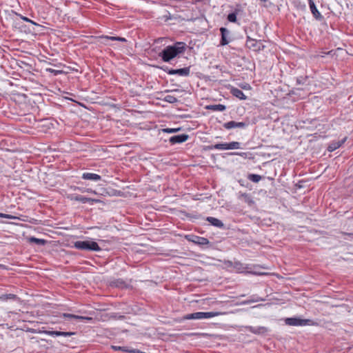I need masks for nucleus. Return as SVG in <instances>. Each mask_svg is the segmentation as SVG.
<instances>
[{
    "mask_svg": "<svg viewBox=\"0 0 353 353\" xmlns=\"http://www.w3.org/2000/svg\"><path fill=\"white\" fill-rule=\"evenodd\" d=\"M185 51V43L177 42L173 46L165 47L162 52L159 53V57L164 62H169L178 55L183 54Z\"/></svg>",
    "mask_w": 353,
    "mask_h": 353,
    "instance_id": "1",
    "label": "nucleus"
},
{
    "mask_svg": "<svg viewBox=\"0 0 353 353\" xmlns=\"http://www.w3.org/2000/svg\"><path fill=\"white\" fill-rule=\"evenodd\" d=\"M74 248L79 250L99 251V245L93 241H78L74 243Z\"/></svg>",
    "mask_w": 353,
    "mask_h": 353,
    "instance_id": "2",
    "label": "nucleus"
},
{
    "mask_svg": "<svg viewBox=\"0 0 353 353\" xmlns=\"http://www.w3.org/2000/svg\"><path fill=\"white\" fill-rule=\"evenodd\" d=\"M223 314L222 312H198L192 314H187L184 319H210L214 316H217L219 315Z\"/></svg>",
    "mask_w": 353,
    "mask_h": 353,
    "instance_id": "3",
    "label": "nucleus"
},
{
    "mask_svg": "<svg viewBox=\"0 0 353 353\" xmlns=\"http://www.w3.org/2000/svg\"><path fill=\"white\" fill-rule=\"evenodd\" d=\"M317 323L310 319H303L299 317L288 318V325L294 326L315 325Z\"/></svg>",
    "mask_w": 353,
    "mask_h": 353,
    "instance_id": "4",
    "label": "nucleus"
},
{
    "mask_svg": "<svg viewBox=\"0 0 353 353\" xmlns=\"http://www.w3.org/2000/svg\"><path fill=\"white\" fill-rule=\"evenodd\" d=\"M67 198L71 201H80L83 203H85L87 202H98L99 201V200H97V199L87 198L85 196L75 195V194H68Z\"/></svg>",
    "mask_w": 353,
    "mask_h": 353,
    "instance_id": "5",
    "label": "nucleus"
},
{
    "mask_svg": "<svg viewBox=\"0 0 353 353\" xmlns=\"http://www.w3.org/2000/svg\"><path fill=\"white\" fill-rule=\"evenodd\" d=\"M169 74H178L180 76H188L190 74V68H183L181 69H170V70H165Z\"/></svg>",
    "mask_w": 353,
    "mask_h": 353,
    "instance_id": "6",
    "label": "nucleus"
},
{
    "mask_svg": "<svg viewBox=\"0 0 353 353\" xmlns=\"http://www.w3.org/2000/svg\"><path fill=\"white\" fill-rule=\"evenodd\" d=\"M247 125L248 123L246 122H237L234 121H231L224 123V127L228 130H230L234 128H243L245 127Z\"/></svg>",
    "mask_w": 353,
    "mask_h": 353,
    "instance_id": "7",
    "label": "nucleus"
},
{
    "mask_svg": "<svg viewBox=\"0 0 353 353\" xmlns=\"http://www.w3.org/2000/svg\"><path fill=\"white\" fill-rule=\"evenodd\" d=\"M347 140V137H344L340 140L332 141L327 147L329 152H333L342 145Z\"/></svg>",
    "mask_w": 353,
    "mask_h": 353,
    "instance_id": "8",
    "label": "nucleus"
},
{
    "mask_svg": "<svg viewBox=\"0 0 353 353\" xmlns=\"http://www.w3.org/2000/svg\"><path fill=\"white\" fill-rule=\"evenodd\" d=\"M188 239L196 244L199 245H208L209 243V241L204 237H201L198 236H192L190 237H188Z\"/></svg>",
    "mask_w": 353,
    "mask_h": 353,
    "instance_id": "9",
    "label": "nucleus"
},
{
    "mask_svg": "<svg viewBox=\"0 0 353 353\" xmlns=\"http://www.w3.org/2000/svg\"><path fill=\"white\" fill-rule=\"evenodd\" d=\"M309 6H310L311 12L315 19H321L323 18L322 15L317 10L313 0H309Z\"/></svg>",
    "mask_w": 353,
    "mask_h": 353,
    "instance_id": "10",
    "label": "nucleus"
},
{
    "mask_svg": "<svg viewBox=\"0 0 353 353\" xmlns=\"http://www.w3.org/2000/svg\"><path fill=\"white\" fill-rule=\"evenodd\" d=\"M44 333L52 336H70L74 334L72 332H59V331H44Z\"/></svg>",
    "mask_w": 353,
    "mask_h": 353,
    "instance_id": "11",
    "label": "nucleus"
},
{
    "mask_svg": "<svg viewBox=\"0 0 353 353\" xmlns=\"http://www.w3.org/2000/svg\"><path fill=\"white\" fill-rule=\"evenodd\" d=\"M188 139V136L187 134H182L180 135H176V136L172 137L170 139V141L171 143L175 144V143H183V142L185 141Z\"/></svg>",
    "mask_w": 353,
    "mask_h": 353,
    "instance_id": "12",
    "label": "nucleus"
},
{
    "mask_svg": "<svg viewBox=\"0 0 353 353\" xmlns=\"http://www.w3.org/2000/svg\"><path fill=\"white\" fill-rule=\"evenodd\" d=\"M82 179L85 180H90L93 181H98L101 180V177L100 175L94 173L85 172L82 174Z\"/></svg>",
    "mask_w": 353,
    "mask_h": 353,
    "instance_id": "13",
    "label": "nucleus"
},
{
    "mask_svg": "<svg viewBox=\"0 0 353 353\" xmlns=\"http://www.w3.org/2000/svg\"><path fill=\"white\" fill-rule=\"evenodd\" d=\"M231 94L234 96L235 97L241 99V100H245L247 99L246 96L244 94V93L239 89L236 88L232 87L230 89Z\"/></svg>",
    "mask_w": 353,
    "mask_h": 353,
    "instance_id": "14",
    "label": "nucleus"
},
{
    "mask_svg": "<svg viewBox=\"0 0 353 353\" xmlns=\"http://www.w3.org/2000/svg\"><path fill=\"white\" fill-rule=\"evenodd\" d=\"M100 39L103 40L101 41V43H103L104 44H108L107 41L108 40L119 41H122V42L126 41V39L125 38L120 37L101 36V37H100Z\"/></svg>",
    "mask_w": 353,
    "mask_h": 353,
    "instance_id": "15",
    "label": "nucleus"
},
{
    "mask_svg": "<svg viewBox=\"0 0 353 353\" xmlns=\"http://www.w3.org/2000/svg\"><path fill=\"white\" fill-rule=\"evenodd\" d=\"M246 45L250 49H253L254 50H260L261 44V43L256 41L254 39H248Z\"/></svg>",
    "mask_w": 353,
    "mask_h": 353,
    "instance_id": "16",
    "label": "nucleus"
},
{
    "mask_svg": "<svg viewBox=\"0 0 353 353\" xmlns=\"http://www.w3.org/2000/svg\"><path fill=\"white\" fill-rule=\"evenodd\" d=\"M206 109L212 111L223 112L226 109V107L222 104L209 105L206 106Z\"/></svg>",
    "mask_w": 353,
    "mask_h": 353,
    "instance_id": "17",
    "label": "nucleus"
},
{
    "mask_svg": "<svg viewBox=\"0 0 353 353\" xmlns=\"http://www.w3.org/2000/svg\"><path fill=\"white\" fill-rule=\"evenodd\" d=\"M207 221L214 226L218 228L223 227V223H222V221L216 218L209 216L207 218Z\"/></svg>",
    "mask_w": 353,
    "mask_h": 353,
    "instance_id": "18",
    "label": "nucleus"
},
{
    "mask_svg": "<svg viewBox=\"0 0 353 353\" xmlns=\"http://www.w3.org/2000/svg\"><path fill=\"white\" fill-rule=\"evenodd\" d=\"M220 31L221 32V46H225L228 43V41L226 39V34L228 33V30L225 28H221L220 29Z\"/></svg>",
    "mask_w": 353,
    "mask_h": 353,
    "instance_id": "19",
    "label": "nucleus"
},
{
    "mask_svg": "<svg viewBox=\"0 0 353 353\" xmlns=\"http://www.w3.org/2000/svg\"><path fill=\"white\" fill-rule=\"evenodd\" d=\"M29 241L30 243H37L38 245H44L46 243V240L44 239H37V238H35V237H30L29 239Z\"/></svg>",
    "mask_w": 353,
    "mask_h": 353,
    "instance_id": "20",
    "label": "nucleus"
},
{
    "mask_svg": "<svg viewBox=\"0 0 353 353\" xmlns=\"http://www.w3.org/2000/svg\"><path fill=\"white\" fill-rule=\"evenodd\" d=\"M17 299V296L13 294H2L0 296V300H1V301H6L8 299Z\"/></svg>",
    "mask_w": 353,
    "mask_h": 353,
    "instance_id": "21",
    "label": "nucleus"
},
{
    "mask_svg": "<svg viewBox=\"0 0 353 353\" xmlns=\"http://www.w3.org/2000/svg\"><path fill=\"white\" fill-rule=\"evenodd\" d=\"M212 148L218 150H229L228 143L216 144Z\"/></svg>",
    "mask_w": 353,
    "mask_h": 353,
    "instance_id": "22",
    "label": "nucleus"
},
{
    "mask_svg": "<svg viewBox=\"0 0 353 353\" xmlns=\"http://www.w3.org/2000/svg\"><path fill=\"white\" fill-rule=\"evenodd\" d=\"M164 101L170 103H174L177 102V99L172 95H167L164 97Z\"/></svg>",
    "mask_w": 353,
    "mask_h": 353,
    "instance_id": "23",
    "label": "nucleus"
},
{
    "mask_svg": "<svg viewBox=\"0 0 353 353\" xmlns=\"http://www.w3.org/2000/svg\"><path fill=\"white\" fill-rule=\"evenodd\" d=\"M250 330L255 334H259V333H263L265 331V328L261 327H250Z\"/></svg>",
    "mask_w": 353,
    "mask_h": 353,
    "instance_id": "24",
    "label": "nucleus"
},
{
    "mask_svg": "<svg viewBox=\"0 0 353 353\" xmlns=\"http://www.w3.org/2000/svg\"><path fill=\"white\" fill-rule=\"evenodd\" d=\"M228 148H229V150L239 149V148H240V143H239L237 141H232V142L228 143Z\"/></svg>",
    "mask_w": 353,
    "mask_h": 353,
    "instance_id": "25",
    "label": "nucleus"
},
{
    "mask_svg": "<svg viewBox=\"0 0 353 353\" xmlns=\"http://www.w3.org/2000/svg\"><path fill=\"white\" fill-rule=\"evenodd\" d=\"M248 179L253 182L257 183L261 179V176L258 174H250Z\"/></svg>",
    "mask_w": 353,
    "mask_h": 353,
    "instance_id": "26",
    "label": "nucleus"
},
{
    "mask_svg": "<svg viewBox=\"0 0 353 353\" xmlns=\"http://www.w3.org/2000/svg\"><path fill=\"white\" fill-rule=\"evenodd\" d=\"M112 347L114 350H122V351H124V352H134V350H128L125 347L112 346Z\"/></svg>",
    "mask_w": 353,
    "mask_h": 353,
    "instance_id": "27",
    "label": "nucleus"
},
{
    "mask_svg": "<svg viewBox=\"0 0 353 353\" xmlns=\"http://www.w3.org/2000/svg\"><path fill=\"white\" fill-rule=\"evenodd\" d=\"M228 19L230 22H235L236 21V16L234 13H230L228 16Z\"/></svg>",
    "mask_w": 353,
    "mask_h": 353,
    "instance_id": "28",
    "label": "nucleus"
},
{
    "mask_svg": "<svg viewBox=\"0 0 353 353\" xmlns=\"http://www.w3.org/2000/svg\"><path fill=\"white\" fill-rule=\"evenodd\" d=\"M46 71L50 72V73H52L54 74V75H57V74H61L63 73V71L62 70H54L52 68H47L46 69Z\"/></svg>",
    "mask_w": 353,
    "mask_h": 353,
    "instance_id": "29",
    "label": "nucleus"
},
{
    "mask_svg": "<svg viewBox=\"0 0 353 353\" xmlns=\"http://www.w3.org/2000/svg\"><path fill=\"white\" fill-rule=\"evenodd\" d=\"M20 17L22 20L25 21H27V22H29L34 26H39L38 23H37L36 22L32 21L31 19H28V17H24V16H22V15H20Z\"/></svg>",
    "mask_w": 353,
    "mask_h": 353,
    "instance_id": "30",
    "label": "nucleus"
},
{
    "mask_svg": "<svg viewBox=\"0 0 353 353\" xmlns=\"http://www.w3.org/2000/svg\"><path fill=\"white\" fill-rule=\"evenodd\" d=\"M239 85L241 88L245 90H249L251 89V86L250 85V84H248L247 83H241Z\"/></svg>",
    "mask_w": 353,
    "mask_h": 353,
    "instance_id": "31",
    "label": "nucleus"
},
{
    "mask_svg": "<svg viewBox=\"0 0 353 353\" xmlns=\"http://www.w3.org/2000/svg\"><path fill=\"white\" fill-rule=\"evenodd\" d=\"M180 128H164L162 130L163 132H176Z\"/></svg>",
    "mask_w": 353,
    "mask_h": 353,
    "instance_id": "32",
    "label": "nucleus"
},
{
    "mask_svg": "<svg viewBox=\"0 0 353 353\" xmlns=\"http://www.w3.org/2000/svg\"><path fill=\"white\" fill-rule=\"evenodd\" d=\"M74 319L86 320V321H90L92 320V317H87V316H82L75 315Z\"/></svg>",
    "mask_w": 353,
    "mask_h": 353,
    "instance_id": "33",
    "label": "nucleus"
},
{
    "mask_svg": "<svg viewBox=\"0 0 353 353\" xmlns=\"http://www.w3.org/2000/svg\"><path fill=\"white\" fill-rule=\"evenodd\" d=\"M53 122H54V121L52 120V119H46V120L44 121L43 125L44 126H49L50 125L53 126L54 125V123ZM55 124H57V123H55Z\"/></svg>",
    "mask_w": 353,
    "mask_h": 353,
    "instance_id": "34",
    "label": "nucleus"
},
{
    "mask_svg": "<svg viewBox=\"0 0 353 353\" xmlns=\"http://www.w3.org/2000/svg\"><path fill=\"white\" fill-rule=\"evenodd\" d=\"M62 316L65 318H68V319H74V317H75V315L74 314H67V313H63L62 314Z\"/></svg>",
    "mask_w": 353,
    "mask_h": 353,
    "instance_id": "35",
    "label": "nucleus"
},
{
    "mask_svg": "<svg viewBox=\"0 0 353 353\" xmlns=\"http://www.w3.org/2000/svg\"><path fill=\"white\" fill-rule=\"evenodd\" d=\"M72 188L74 190H79L81 192H85V190L82 188H80V187H77V186H74V187H72Z\"/></svg>",
    "mask_w": 353,
    "mask_h": 353,
    "instance_id": "36",
    "label": "nucleus"
},
{
    "mask_svg": "<svg viewBox=\"0 0 353 353\" xmlns=\"http://www.w3.org/2000/svg\"><path fill=\"white\" fill-rule=\"evenodd\" d=\"M0 217H4V218H8V219H11L12 216L8 215V214H2V213H0Z\"/></svg>",
    "mask_w": 353,
    "mask_h": 353,
    "instance_id": "37",
    "label": "nucleus"
},
{
    "mask_svg": "<svg viewBox=\"0 0 353 353\" xmlns=\"http://www.w3.org/2000/svg\"><path fill=\"white\" fill-rule=\"evenodd\" d=\"M85 192H92V193H94V194H96V192H95V191L92 190L91 189L85 190Z\"/></svg>",
    "mask_w": 353,
    "mask_h": 353,
    "instance_id": "38",
    "label": "nucleus"
},
{
    "mask_svg": "<svg viewBox=\"0 0 353 353\" xmlns=\"http://www.w3.org/2000/svg\"><path fill=\"white\" fill-rule=\"evenodd\" d=\"M225 264H226V265H227V266H232V262H231V261H227V262L225 263Z\"/></svg>",
    "mask_w": 353,
    "mask_h": 353,
    "instance_id": "39",
    "label": "nucleus"
},
{
    "mask_svg": "<svg viewBox=\"0 0 353 353\" xmlns=\"http://www.w3.org/2000/svg\"><path fill=\"white\" fill-rule=\"evenodd\" d=\"M0 268L6 269V267L3 265L0 264Z\"/></svg>",
    "mask_w": 353,
    "mask_h": 353,
    "instance_id": "40",
    "label": "nucleus"
}]
</instances>
